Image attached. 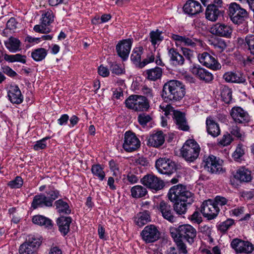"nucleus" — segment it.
Masks as SVG:
<instances>
[{
	"label": "nucleus",
	"instance_id": "f257e3e1",
	"mask_svg": "<svg viewBox=\"0 0 254 254\" xmlns=\"http://www.w3.org/2000/svg\"><path fill=\"white\" fill-rule=\"evenodd\" d=\"M185 93V86L182 82L170 80L164 84L161 96L166 102H176L182 99Z\"/></svg>",
	"mask_w": 254,
	"mask_h": 254
},
{
	"label": "nucleus",
	"instance_id": "f03ea898",
	"mask_svg": "<svg viewBox=\"0 0 254 254\" xmlns=\"http://www.w3.org/2000/svg\"><path fill=\"white\" fill-rule=\"evenodd\" d=\"M168 196L172 202L180 201L191 204L194 201V194L187 187L181 184L172 187L168 193Z\"/></svg>",
	"mask_w": 254,
	"mask_h": 254
},
{
	"label": "nucleus",
	"instance_id": "7ed1b4c3",
	"mask_svg": "<svg viewBox=\"0 0 254 254\" xmlns=\"http://www.w3.org/2000/svg\"><path fill=\"white\" fill-rule=\"evenodd\" d=\"M200 151L199 144L193 139L187 140L181 150L182 157L189 162H192L198 157Z\"/></svg>",
	"mask_w": 254,
	"mask_h": 254
},
{
	"label": "nucleus",
	"instance_id": "20e7f679",
	"mask_svg": "<svg viewBox=\"0 0 254 254\" xmlns=\"http://www.w3.org/2000/svg\"><path fill=\"white\" fill-rule=\"evenodd\" d=\"M126 107L135 111H146L149 108L148 99L145 96L137 95L129 96L125 101Z\"/></svg>",
	"mask_w": 254,
	"mask_h": 254
},
{
	"label": "nucleus",
	"instance_id": "39448f33",
	"mask_svg": "<svg viewBox=\"0 0 254 254\" xmlns=\"http://www.w3.org/2000/svg\"><path fill=\"white\" fill-rule=\"evenodd\" d=\"M171 38L175 41L177 47H188L192 49H196L197 47L202 45L201 41L192 36H181L172 34Z\"/></svg>",
	"mask_w": 254,
	"mask_h": 254
},
{
	"label": "nucleus",
	"instance_id": "423d86ee",
	"mask_svg": "<svg viewBox=\"0 0 254 254\" xmlns=\"http://www.w3.org/2000/svg\"><path fill=\"white\" fill-rule=\"evenodd\" d=\"M42 242L40 238L30 236L19 250L20 254H37V250Z\"/></svg>",
	"mask_w": 254,
	"mask_h": 254
},
{
	"label": "nucleus",
	"instance_id": "0eeeda50",
	"mask_svg": "<svg viewBox=\"0 0 254 254\" xmlns=\"http://www.w3.org/2000/svg\"><path fill=\"white\" fill-rule=\"evenodd\" d=\"M229 12L231 20L235 24L242 23L248 16L247 10L236 2L229 4Z\"/></svg>",
	"mask_w": 254,
	"mask_h": 254
},
{
	"label": "nucleus",
	"instance_id": "6e6552de",
	"mask_svg": "<svg viewBox=\"0 0 254 254\" xmlns=\"http://www.w3.org/2000/svg\"><path fill=\"white\" fill-rule=\"evenodd\" d=\"M222 160L213 155L204 156L203 160L204 169L212 174L219 173L222 172Z\"/></svg>",
	"mask_w": 254,
	"mask_h": 254
},
{
	"label": "nucleus",
	"instance_id": "1a4fd4ad",
	"mask_svg": "<svg viewBox=\"0 0 254 254\" xmlns=\"http://www.w3.org/2000/svg\"><path fill=\"white\" fill-rule=\"evenodd\" d=\"M155 167L158 171L162 174L170 175L176 171L175 162L167 158H160L156 161Z\"/></svg>",
	"mask_w": 254,
	"mask_h": 254
},
{
	"label": "nucleus",
	"instance_id": "9d476101",
	"mask_svg": "<svg viewBox=\"0 0 254 254\" xmlns=\"http://www.w3.org/2000/svg\"><path fill=\"white\" fill-rule=\"evenodd\" d=\"M140 146V141L135 133L130 131L124 134L123 148L127 152H132L137 150Z\"/></svg>",
	"mask_w": 254,
	"mask_h": 254
},
{
	"label": "nucleus",
	"instance_id": "9b49d317",
	"mask_svg": "<svg viewBox=\"0 0 254 254\" xmlns=\"http://www.w3.org/2000/svg\"><path fill=\"white\" fill-rule=\"evenodd\" d=\"M212 199L204 201L200 206V211L203 216L208 220H212L218 215L220 209L218 206L215 205Z\"/></svg>",
	"mask_w": 254,
	"mask_h": 254
},
{
	"label": "nucleus",
	"instance_id": "f8f14e48",
	"mask_svg": "<svg viewBox=\"0 0 254 254\" xmlns=\"http://www.w3.org/2000/svg\"><path fill=\"white\" fill-rule=\"evenodd\" d=\"M143 241L146 244L157 241L160 237V232L157 226L150 224L145 226L140 233Z\"/></svg>",
	"mask_w": 254,
	"mask_h": 254
},
{
	"label": "nucleus",
	"instance_id": "ddd939ff",
	"mask_svg": "<svg viewBox=\"0 0 254 254\" xmlns=\"http://www.w3.org/2000/svg\"><path fill=\"white\" fill-rule=\"evenodd\" d=\"M141 182L147 188L155 191L161 190L164 186L163 181L152 174L145 175L141 179Z\"/></svg>",
	"mask_w": 254,
	"mask_h": 254
},
{
	"label": "nucleus",
	"instance_id": "4468645a",
	"mask_svg": "<svg viewBox=\"0 0 254 254\" xmlns=\"http://www.w3.org/2000/svg\"><path fill=\"white\" fill-rule=\"evenodd\" d=\"M179 232L181 239L186 240L190 244L194 242L196 231L192 226L189 224L180 225L179 226Z\"/></svg>",
	"mask_w": 254,
	"mask_h": 254
},
{
	"label": "nucleus",
	"instance_id": "2eb2a0df",
	"mask_svg": "<svg viewBox=\"0 0 254 254\" xmlns=\"http://www.w3.org/2000/svg\"><path fill=\"white\" fill-rule=\"evenodd\" d=\"M199 62L204 66L213 70L221 68V64L215 60L214 57L207 52H203L198 55Z\"/></svg>",
	"mask_w": 254,
	"mask_h": 254
},
{
	"label": "nucleus",
	"instance_id": "dca6fc26",
	"mask_svg": "<svg viewBox=\"0 0 254 254\" xmlns=\"http://www.w3.org/2000/svg\"><path fill=\"white\" fill-rule=\"evenodd\" d=\"M210 32L214 35L229 38L231 37L233 29L229 25L217 23L212 26Z\"/></svg>",
	"mask_w": 254,
	"mask_h": 254
},
{
	"label": "nucleus",
	"instance_id": "f3484780",
	"mask_svg": "<svg viewBox=\"0 0 254 254\" xmlns=\"http://www.w3.org/2000/svg\"><path fill=\"white\" fill-rule=\"evenodd\" d=\"M231 246L237 253L249 254L254 250L253 246L251 243L239 239L233 240Z\"/></svg>",
	"mask_w": 254,
	"mask_h": 254
},
{
	"label": "nucleus",
	"instance_id": "a211bd4d",
	"mask_svg": "<svg viewBox=\"0 0 254 254\" xmlns=\"http://www.w3.org/2000/svg\"><path fill=\"white\" fill-rule=\"evenodd\" d=\"M190 72L200 80L208 83L213 79V74L199 65H193L190 68Z\"/></svg>",
	"mask_w": 254,
	"mask_h": 254
},
{
	"label": "nucleus",
	"instance_id": "6ab92c4d",
	"mask_svg": "<svg viewBox=\"0 0 254 254\" xmlns=\"http://www.w3.org/2000/svg\"><path fill=\"white\" fill-rule=\"evenodd\" d=\"M132 40L130 39L121 41L116 46V51L118 56L123 61L126 60L128 57L131 46Z\"/></svg>",
	"mask_w": 254,
	"mask_h": 254
},
{
	"label": "nucleus",
	"instance_id": "aec40b11",
	"mask_svg": "<svg viewBox=\"0 0 254 254\" xmlns=\"http://www.w3.org/2000/svg\"><path fill=\"white\" fill-rule=\"evenodd\" d=\"M230 115L233 120L237 123H246L250 120L248 113L240 107H233L231 109Z\"/></svg>",
	"mask_w": 254,
	"mask_h": 254
},
{
	"label": "nucleus",
	"instance_id": "412c9836",
	"mask_svg": "<svg viewBox=\"0 0 254 254\" xmlns=\"http://www.w3.org/2000/svg\"><path fill=\"white\" fill-rule=\"evenodd\" d=\"M7 95L9 100L13 104H20L23 101V96L17 85L10 84L9 85Z\"/></svg>",
	"mask_w": 254,
	"mask_h": 254
},
{
	"label": "nucleus",
	"instance_id": "4be33fe9",
	"mask_svg": "<svg viewBox=\"0 0 254 254\" xmlns=\"http://www.w3.org/2000/svg\"><path fill=\"white\" fill-rule=\"evenodd\" d=\"M158 208L164 219L171 223H174L176 221V217L173 214L171 205L166 202L164 200L161 201Z\"/></svg>",
	"mask_w": 254,
	"mask_h": 254
},
{
	"label": "nucleus",
	"instance_id": "5701e85b",
	"mask_svg": "<svg viewBox=\"0 0 254 254\" xmlns=\"http://www.w3.org/2000/svg\"><path fill=\"white\" fill-rule=\"evenodd\" d=\"M173 118L178 129L186 131L189 130L190 127L184 113L176 111L174 112Z\"/></svg>",
	"mask_w": 254,
	"mask_h": 254
},
{
	"label": "nucleus",
	"instance_id": "b1692460",
	"mask_svg": "<svg viewBox=\"0 0 254 254\" xmlns=\"http://www.w3.org/2000/svg\"><path fill=\"white\" fill-rule=\"evenodd\" d=\"M223 79L227 82L245 83L246 80L245 76L238 71H228L223 75Z\"/></svg>",
	"mask_w": 254,
	"mask_h": 254
},
{
	"label": "nucleus",
	"instance_id": "393cba45",
	"mask_svg": "<svg viewBox=\"0 0 254 254\" xmlns=\"http://www.w3.org/2000/svg\"><path fill=\"white\" fill-rule=\"evenodd\" d=\"M170 58V63L174 66H182L185 63V58L175 48H171L168 50Z\"/></svg>",
	"mask_w": 254,
	"mask_h": 254
},
{
	"label": "nucleus",
	"instance_id": "a878e982",
	"mask_svg": "<svg viewBox=\"0 0 254 254\" xmlns=\"http://www.w3.org/2000/svg\"><path fill=\"white\" fill-rule=\"evenodd\" d=\"M185 13L190 15H195L202 11L200 3L194 0H189L187 1L183 7Z\"/></svg>",
	"mask_w": 254,
	"mask_h": 254
},
{
	"label": "nucleus",
	"instance_id": "bb28decb",
	"mask_svg": "<svg viewBox=\"0 0 254 254\" xmlns=\"http://www.w3.org/2000/svg\"><path fill=\"white\" fill-rule=\"evenodd\" d=\"M165 136L162 131H159L150 135L147 140V145L158 148L163 144Z\"/></svg>",
	"mask_w": 254,
	"mask_h": 254
},
{
	"label": "nucleus",
	"instance_id": "cd10ccee",
	"mask_svg": "<svg viewBox=\"0 0 254 254\" xmlns=\"http://www.w3.org/2000/svg\"><path fill=\"white\" fill-rule=\"evenodd\" d=\"M206 130L209 134L214 137L218 136L221 132L219 126L211 117L206 120Z\"/></svg>",
	"mask_w": 254,
	"mask_h": 254
},
{
	"label": "nucleus",
	"instance_id": "c85d7f7f",
	"mask_svg": "<svg viewBox=\"0 0 254 254\" xmlns=\"http://www.w3.org/2000/svg\"><path fill=\"white\" fill-rule=\"evenodd\" d=\"M221 14V12L219 9L218 6L214 4L208 5L205 11L206 19L211 21H215Z\"/></svg>",
	"mask_w": 254,
	"mask_h": 254
},
{
	"label": "nucleus",
	"instance_id": "c756f323",
	"mask_svg": "<svg viewBox=\"0 0 254 254\" xmlns=\"http://www.w3.org/2000/svg\"><path fill=\"white\" fill-rule=\"evenodd\" d=\"M71 218L70 217L62 216L57 220L59 231L64 235H66L69 232Z\"/></svg>",
	"mask_w": 254,
	"mask_h": 254
},
{
	"label": "nucleus",
	"instance_id": "7c9ffc66",
	"mask_svg": "<svg viewBox=\"0 0 254 254\" xmlns=\"http://www.w3.org/2000/svg\"><path fill=\"white\" fill-rule=\"evenodd\" d=\"M32 222L35 224L49 229H52L53 227L52 221L51 219L40 215L34 216L32 218Z\"/></svg>",
	"mask_w": 254,
	"mask_h": 254
},
{
	"label": "nucleus",
	"instance_id": "2f4dec72",
	"mask_svg": "<svg viewBox=\"0 0 254 254\" xmlns=\"http://www.w3.org/2000/svg\"><path fill=\"white\" fill-rule=\"evenodd\" d=\"M47 200L46 199V195L44 193H40L36 195L34 197L31 203V206L34 209L39 207H50V205H48Z\"/></svg>",
	"mask_w": 254,
	"mask_h": 254
},
{
	"label": "nucleus",
	"instance_id": "473e14b6",
	"mask_svg": "<svg viewBox=\"0 0 254 254\" xmlns=\"http://www.w3.org/2000/svg\"><path fill=\"white\" fill-rule=\"evenodd\" d=\"M20 41L17 38L10 37L7 41H4L6 48L12 53H15L21 50Z\"/></svg>",
	"mask_w": 254,
	"mask_h": 254
},
{
	"label": "nucleus",
	"instance_id": "72a5a7b5",
	"mask_svg": "<svg viewBox=\"0 0 254 254\" xmlns=\"http://www.w3.org/2000/svg\"><path fill=\"white\" fill-rule=\"evenodd\" d=\"M235 178L241 182H249L251 181L252 177L251 172L245 167L239 169L235 176Z\"/></svg>",
	"mask_w": 254,
	"mask_h": 254
},
{
	"label": "nucleus",
	"instance_id": "f704fd0d",
	"mask_svg": "<svg viewBox=\"0 0 254 254\" xmlns=\"http://www.w3.org/2000/svg\"><path fill=\"white\" fill-rule=\"evenodd\" d=\"M151 221L149 211H144L138 213L134 218L135 223L139 227H142Z\"/></svg>",
	"mask_w": 254,
	"mask_h": 254
},
{
	"label": "nucleus",
	"instance_id": "c9c22d12",
	"mask_svg": "<svg viewBox=\"0 0 254 254\" xmlns=\"http://www.w3.org/2000/svg\"><path fill=\"white\" fill-rule=\"evenodd\" d=\"M144 52V49L142 46L135 47L132 52L130 56L131 61L135 64H138L140 67V63L141 59V55Z\"/></svg>",
	"mask_w": 254,
	"mask_h": 254
},
{
	"label": "nucleus",
	"instance_id": "e433bc0d",
	"mask_svg": "<svg viewBox=\"0 0 254 254\" xmlns=\"http://www.w3.org/2000/svg\"><path fill=\"white\" fill-rule=\"evenodd\" d=\"M146 73L148 79L156 81L161 78L162 75V70L161 68L156 66L155 68L147 70Z\"/></svg>",
	"mask_w": 254,
	"mask_h": 254
},
{
	"label": "nucleus",
	"instance_id": "4c0bfd02",
	"mask_svg": "<svg viewBox=\"0 0 254 254\" xmlns=\"http://www.w3.org/2000/svg\"><path fill=\"white\" fill-rule=\"evenodd\" d=\"M46 193V197L48 202L47 204L51 207L53 205V201L59 197V191L54 188H50Z\"/></svg>",
	"mask_w": 254,
	"mask_h": 254
},
{
	"label": "nucleus",
	"instance_id": "58836bf2",
	"mask_svg": "<svg viewBox=\"0 0 254 254\" xmlns=\"http://www.w3.org/2000/svg\"><path fill=\"white\" fill-rule=\"evenodd\" d=\"M91 172L93 175L102 181L105 178V173L104 168L100 164H94L91 167Z\"/></svg>",
	"mask_w": 254,
	"mask_h": 254
},
{
	"label": "nucleus",
	"instance_id": "ea45409f",
	"mask_svg": "<svg viewBox=\"0 0 254 254\" xmlns=\"http://www.w3.org/2000/svg\"><path fill=\"white\" fill-rule=\"evenodd\" d=\"M47 55V51L42 48L33 50L31 53V57L36 62H40L44 60Z\"/></svg>",
	"mask_w": 254,
	"mask_h": 254
},
{
	"label": "nucleus",
	"instance_id": "a19ab883",
	"mask_svg": "<svg viewBox=\"0 0 254 254\" xmlns=\"http://www.w3.org/2000/svg\"><path fill=\"white\" fill-rule=\"evenodd\" d=\"M55 205L59 213L63 214H69L70 213V209L68 204L62 199H59L56 201Z\"/></svg>",
	"mask_w": 254,
	"mask_h": 254
},
{
	"label": "nucleus",
	"instance_id": "79ce46f5",
	"mask_svg": "<svg viewBox=\"0 0 254 254\" xmlns=\"http://www.w3.org/2000/svg\"><path fill=\"white\" fill-rule=\"evenodd\" d=\"M147 193L146 188L140 186L136 185L133 187L131 189V196L134 198H140L144 196Z\"/></svg>",
	"mask_w": 254,
	"mask_h": 254
},
{
	"label": "nucleus",
	"instance_id": "37998d69",
	"mask_svg": "<svg viewBox=\"0 0 254 254\" xmlns=\"http://www.w3.org/2000/svg\"><path fill=\"white\" fill-rule=\"evenodd\" d=\"M110 70L112 73L120 75L125 72L124 65L116 62H111L109 64Z\"/></svg>",
	"mask_w": 254,
	"mask_h": 254
},
{
	"label": "nucleus",
	"instance_id": "c03bdc74",
	"mask_svg": "<svg viewBox=\"0 0 254 254\" xmlns=\"http://www.w3.org/2000/svg\"><path fill=\"white\" fill-rule=\"evenodd\" d=\"M222 100L227 104L230 103L232 99V91L227 86L221 88L220 91Z\"/></svg>",
	"mask_w": 254,
	"mask_h": 254
},
{
	"label": "nucleus",
	"instance_id": "a18cd8bd",
	"mask_svg": "<svg viewBox=\"0 0 254 254\" xmlns=\"http://www.w3.org/2000/svg\"><path fill=\"white\" fill-rule=\"evenodd\" d=\"M245 46L254 59V35L249 34L245 37Z\"/></svg>",
	"mask_w": 254,
	"mask_h": 254
},
{
	"label": "nucleus",
	"instance_id": "49530a36",
	"mask_svg": "<svg viewBox=\"0 0 254 254\" xmlns=\"http://www.w3.org/2000/svg\"><path fill=\"white\" fill-rule=\"evenodd\" d=\"M54 20V16L51 10H48L42 15L41 23L47 26L50 25Z\"/></svg>",
	"mask_w": 254,
	"mask_h": 254
},
{
	"label": "nucleus",
	"instance_id": "de8ad7c7",
	"mask_svg": "<svg viewBox=\"0 0 254 254\" xmlns=\"http://www.w3.org/2000/svg\"><path fill=\"white\" fill-rule=\"evenodd\" d=\"M174 209L179 215L185 214L187 211V204L186 202L177 201L175 202Z\"/></svg>",
	"mask_w": 254,
	"mask_h": 254
},
{
	"label": "nucleus",
	"instance_id": "09e8293b",
	"mask_svg": "<svg viewBox=\"0 0 254 254\" xmlns=\"http://www.w3.org/2000/svg\"><path fill=\"white\" fill-rule=\"evenodd\" d=\"M161 32L157 30L156 31H152L150 33V38L152 44L155 46L158 44L163 40V37L161 36Z\"/></svg>",
	"mask_w": 254,
	"mask_h": 254
},
{
	"label": "nucleus",
	"instance_id": "8fccbe9b",
	"mask_svg": "<svg viewBox=\"0 0 254 254\" xmlns=\"http://www.w3.org/2000/svg\"><path fill=\"white\" fill-rule=\"evenodd\" d=\"M23 184V180L21 177L16 176L13 180L9 181L7 186L11 189H19Z\"/></svg>",
	"mask_w": 254,
	"mask_h": 254
},
{
	"label": "nucleus",
	"instance_id": "3c124183",
	"mask_svg": "<svg viewBox=\"0 0 254 254\" xmlns=\"http://www.w3.org/2000/svg\"><path fill=\"white\" fill-rule=\"evenodd\" d=\"M215 205L218 206V205L222 206L225 205L230 206L231 201L226 199L225 197L221 196H216L214 200H213Z\"/></svg>",
	"mask_w": 254,
	"mask_h": 254
},
{
	"label": "nucleus",
	"instance_id": "603ef678",
	"mask_svg": "<svg viewBox=\"0 0 254 254\" xmlns=\"http://www.w3.org/2000/svg\"><path fill=\"white\" fill-rule=\"evenodd\" d=\"M234 223V221L233 219H228L219 225L218 229L220 231L225 232L227 231Z\"/></svg>",
	"mask_w": 254,
	"mask_h": 254
},
{
	"label": "nucleus",
	"instance_id": "864d4df0",
	"mask_svg": "<svg viewBox=\"0 0 254 254\" xmlns=\"http://www.w3.org/2000/svg\"><path fill=\"white\" fill-rule=\"evenodd\" d=\"M159 108L162 111V112L164 113V114L166 117L172 114L174 115V112L176 111L174 110L172 106L169 104H162L160 105Z\"/></svg>",
	"mask_w": 254,
	"mask_h": 254
},
{
	"label": "nucleus",
	"instance_id": "5fc2aeb1",
	"mask_svg": "<svg viewBox=\"0 0 254 254\" xmlns=\"http://www.w3.org/2000/svg\"><path fill=\"white\" fill-rule=\"evenodd\" d=\"M155 54L153 52H150L147 54L146 58L144 59L142 62L140 63V67L142 68L147 64L151 63L154 61Z\"/></svg>",
	"mask_w": 254,
	"mask_h": 254
},
{
	"label": "nucleus",
	"instance_id": "6e6d98bb",
	"mask_svg": "<svg viewBox=\"0 0 254 254\" xmlns=\"http://www.w3.org/2000/svg\"><path fill=\"white\" fill-rule=\"evenodd\" d=\"M137 119L140 125L145 126L152 119L150 115L143 113L138 116Z\"/></svg>",
	"mask_w": 254,
	"mask_h": 254
},
{
	"label": "nucleus",
	"instance_id": "4d7b16f0",
	"mask_svg": "<svg viewBox=\"0 0 254 254\" xmlns=\"http://www.w3.org/2000/svg\"><path fill=\"white\" fill-rule=\"evenodd\" d=\"M230 131L232 134L241 140L243 139L244 135L242 132H241L239 127L237 126H232L230 128Z\"/></svg>",
	"mask_w": 254,
	"mask_h": 254
},
{
	"label": "nucleus",
	"instance_id": "13d9d810",
	"mask_svg": "<svg viewBox=\"0 0 254 254\" xmlns=\"http://www.w3.org/2000/svg\"><path fill=\"white\" fill-rule=\"evenodd\" d=\"M48 137H45L43 139L39 140L36 142L35 144L33 146V149L35 150H39L40 149H43L47 146L46 140L48 139Z\"/></svg>",
	"mask_w": 254,
	"mask_h": 254
},
{
	"label": "nucleus",
	"instance_id": "bf43d9fd",
	"mask_svg": "<svg viewBox=\"0 0 254 254\" xmlns=\"http://www.w3.org/2000/svg\"><path fill=\"white\" fill-rule=\"evenodd\" d=\"M181 50L183 56H184L188 60L191 61L192 58L194 56L193 50L187 47H182Z\"/></svg>",
	"mask_w": 254,
	"mask_h": 254
},
{
	"label": "nucleus",
	"instance_id": "052dcab7",
	"mask_svg": "<svg viewBox=\"0 0 254 254\" xmlns=\"http://www.w3.org/2000/svg\"><path fill=\"white\" fill-rule=\"evenodd\" d=\"M175 243L177 245V248H176L178 249V251L179 253H180V254H187L188 253L187 247L182 239L177 241Z\"/></svg>",
	"mask_w": 254,
	"mask_h": 254
},
{
	"label": "nucleus",
	"instance_id": "680f3d73",
	"mask_svg": "<svg viewBox=\"0 0 254 254\" xmlns=\"http://www.w3.org/2000/svg\"><path fill=\"white\" fill-rule=\"evenodd\" d=\"M33 29L36 32L40 33H46L50 31V28L47 27V25H45L41 23L40 25H35Z\"/></svg>",
	"mask_w": 254,
	"mask_h": 254
},
{
	"label": "nucleus",
	"instance_id": "e2e57ef3",
	"mask_svg": "<svg viewBox=\"0 0 254 254\" xmlns=\"http://www.w3.org/2000/svg\"><path fill=\"white\" fill-rule=\"evenodd\" d=\"M244 154V150L242 145L239 144L233 154V157L235 160H238Z\"/></svg>",
	"mask_w": 254,
	"mask_h": 254
},
{
	"label": "nucleus",
	"instance_id": "0e129e2a",
	"mask_svg": "<svg viewBox=\"0 0 254 254\" xmlns=\"http://www.w3.org/2000/svg\"><path fill=\"white\" fill-rule=\"evenodd\" d=\"M141 91L145 96L146 99H152L154 96V93L151 88L148 87L146 85H144L141 88Z\"/></svg>",
	"mask_w": 254,
	"mask_h": 254
},
{
	"label": "nucleus",
	"instance_id": "69168bd1",
	"mask_svg": "<svg viewBox=\"0 0 254 254\" xmlns=\"http://www.w3.org/2000/svg\"><path fill=\"white\" fill-rule=\"evenodd\" d=\"M245 211V207L244 206H238L230 211V214L232 215L235 216L236 217L240 216L244 213Z\"/></svg>",
	"mask_w": 254,
	"mask_h": 254
},
{
	"label": "nucleus",
	"instance_id": "338daca9",
	"mask_svg": "<svg viewBox=\"0 0 254 254\" xmlns=\"http://www.w3.org/2000/svg\"><path fill=\"white\" fill-rule=\"evenodd\" d=\"M232 140V137L230 134L223 135L222 138L219 141V143L224 146H227L230 144Z\"/></svg>",
	"mask_w": 254,
	"mask_h": 254
},
{
	"label": "nucleus",
	"instance_id": "774afa93",
	"mask_svg": "<svg viewBox=\"0 0 254 254\" xmlns=\"http://www.w3.org/2000/svg\"><path fill=\"white\" fill-rule=\"evenodd\" d=\"M1 70L4 73L11 77H13L17 75L15 71L12 69L10 67L6 65L2 66Z\"/></svg>",
	"mask_w": 254,
	"mask_h": 254
}]
</instances>
